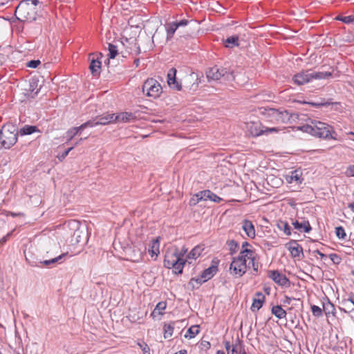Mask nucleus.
<instances>
[{"instance_id": "bf43d9fd", "label": "nucleus", "mask_w": 354, "mask_h": 354, "mask_svg": "<svg viewBox=\"0 0 354 354\" xmlns=\"http://www.w3.org/2000/svg\"><path fill=\"white\" fill-rule=\"evenodd\" d=\"M187 252V248H186L185 246L182 248L180 251L178 250V254H179L180 259H183V257L185 254Z\"/></svg>"}, {"instance_id": "0e129e2a", "label": "nucleus", "mask_w": 354, "mask_h": 354, "mask_svg": "<svg viewBox=\"0 0 354 354\" xmlns=\"http://www.w3.org/2000/svg\"><path fill=\"white\" fill-rule=\"evenodd\" d=\"M292 300V298L288 297V296H285L284 297V300H283V303L284 304H290V301Z\"/></svg>"}, {"instance_id": "ddd939ff", "label": "nucleus", "mask_w": 354, "mask_h": 354, "mask_svg": "<svg viewBox=\"0 0 354 354\" xmlns=\"http://www.w3.org/2000/svg\"><path fill=\"white\" fill-rule=\"evenodd\" d=\"M176 69L171 68L169 69L167 73V83L171 88H174L177 91L182 89L181 84L176 80Z\"/></svg>"}, {"instance_id": "aec40b11", "label": "nucleus", "mask_w": 354, "mask_h": 354, "mask_svg": "<svg viewBox=\"0 0 354 354\" xmlns=\"http://www.w3.org/2000/svg\"><path fill=\"white\" fill-rule=\"evenodd\" d=\"M159 239L160 237H157L156 239H153L149 243V248L148 250V252L149 253L151 257H155L156 258L160 252Z\"/></svg>"}, {"instance_id": "cd10ccee", "label": "nucleus", "mask_w": 354, "mask_h": 354, "mask_svg": "<svg viewBox=\"0 0 354 354\" xmlns=\"http://www.w3.org/2000/svg\"><path fill=\"white\" fill-rule=\"evenodd\" d=\"M204 248L202 245H196L195 246L188 254L187 259H196L202 253Z\"/></svg>"}, {"instance_id": "5701e85b", "label": "nucleus", "mask_w": 354, "mask_h": 354, "mask_svg": "<svg viewBox=\"0 0 354 354\" xmlns=\"http://www.w3.org/2000/svg\"><path fill=\"white\" fill-rule=\"evenodd\" d=\"M136 119L133 113L129 112H122L118 115H115V121H120L123 122H130Z\"/></svg>"}, {"instance_id": "de8ad7c7", "label": "nucleus", "mask_w": 354, "mask_h": 354, "mask_svg": "<svg viewBox=\"0 0 354 354\" xmlns=\"http://www.w3.org/2000/svg\"><path fill=\"white\" fill-rule=\"evenodd\" d=\"M166 308V304L165 302H159L156 305L154 310L153 311L152 314L156 313L157 310H158V313H161L160 311L165 310Z\"/></svg>"}, {"instance_id": "c756f323", "label": "nucleus", "mask_w": 354, "mask_h": 354, "mask_svg": "<svg viewBox=\"0 0 354 354\" xmlns=\"http://www.w3.org/2000/svg\"><path fill=\"white\" fill-rule=\"evenodd\" d=\"M177 29L178 25L175 22L169 23L166 26L167 40H170L173 37Z\"/></svg>"}, {"instance_id": "a878e982", "label": "nucleus", "mask_w": 354, "mask_h": 354, "mask_svg": "<svg viewBox=\"0 0 354 354\" xmlns=\"http://www.w3.org/2000/svg\"><path fill=\"white\" fill-rule=\"evenodd\" d=\"M277 228L282 231L285 235L290 236L291 235V228L289 225L288 223L285 221H279L277 224Z\"/></svg>"}, {"instance_id": "69168bd1", "label": "nucleus", "mask_w": 354, "mask_h": 354, "mask_svg": "<svg viewBox=\"0 0 354 354\" xmlns=\"http://www.w3.org/2000/svg\"><path fill=\"white\" fill-rule=\"evenodd\" d=\"M315 252L317 253V254L320 256V257H321L322 259H323V258H326V254H323L322 252H321L320 251H319V250H315Z\"/></svg>"}, {"instance_id": "c03bdc74", "label": "nucleus", "mask_w": 354, "mask_h": 354, "mask_svg": "<svg viewBox=\"0 0 354 354\" xmlns=\"http://www.w3.org/2000/svg\"><path fill=\"white\" fill-rule=\"evenodd\" d=\"M97 126V122L96 118L88 120L82 124V128H91Z\"/></svg>"}, {"instance_id": "dca6fc26", "label": "nucleus", "mask_w": 354, "mask_h": 354, "mask_svg": "<svg viewBox=\"0 0 354 354\" xmlns=\"http://www.w3.org/2000/svg\"><path fill=\"white\" fill-rule=\"evenodd\" d=\"M302 172L301 170L295 169L290 172L289 174L286 176V180L289 183H296L297 184H301L302 183L301 178Z\"/></svg>"}, {"instance_id": "f03ea898", "label": "nucleus", "mask_w": 354, "mask_h": 354, "mask_svg": "<svg viewBox=\"0 0 354 354\" xmlns=\"http://www.w3.org/2000/svg\"><path fill=\"white\" fill-rule=\"evenodd\" d=\"M39 3V0L21 1L15 10V16L17 19L21 21L28 22L35 21L37 12L36 6Z\"/></svg>"}, {"instance_id": "20e7f679", "label": "nucleus", "mask_w": 354, "mask_h": 354, "mask_svg": "<svg viewBox=\"0 0 354 354\" xmlns=\"http://www.w3.org/2000/svg\"><path fill=\"white\" fill-rule=\"evenodd\" d=\"M187 260L180 259L178 248H174L166 251L164 259V266L168 269L173 268L176 274H182Z\"/></svg>"}, {"instance_id": "09e8293b", "label": "nucleus", "mask_w": 354, "mask_h": 354, "mask_svg": "<svg viewBox=\"0 0 354 354\" xmlns=\"http://www.w3.org/2000/svg\"><path fill=\"white\" fill-rule=\"evenodd\" d=\"M201 201L200 197L196 196V194H194L189 200V204L190 206H195Z\"/></svg>"}, {"instance_id": "ea45409f", "label": "nucleus", "mask_w": 354, "mask_h": 354, "mask_svg": "<svg viewBox=\"0 0 354 354\" xmlns=\"http://www.w3.org/2000/svg\"><path fill=\"white\" fill-rule=\"evenodd\" d=\"M205 282V281H204V279L202 278V276L201 275L200 277H198L196 278H192L189 281V284L192 285L194 288L195 287L194 283H196L197 287H198L199 286H201L202 283H203Z\"/></svg>"}, {"instance_id": "b1692460", "label": "nucleus", "mask_w": 354, "mask_h": 354, "mask_svg": "<svg viewBox=\"0 0 354 354\" xmlns=\"http://www.w3.org/2000/svg\"><path fill=\"white\" fill-rule=\"evenodd\" d=\"M146 247L143 246L142 248H136V247L133 248V254L132 256L131 261L133 262H139L142 260L143 254L146 252Z\"/></svg>"}, {"instance_id": "a211bd4d", "label": "nucleus", "mask_w": 354, "mask_h": 354, "mask_svg": "<svg viewBox=\"0 0 354 354\" xmlns=\"http://www.w3.org/2000/svg\"><path fill=\"white\" fill-rule=\"evenodd\" d=\"M264 301V295L261 292H257L255 294V297L253 299L251 310L252 311L259 310L262 307Z\"/></svg>"}, {"instance_id": "a19ab883", "label": "nucleus", "mask_w": 354, "mask_h": 354, "mask_svg": "<svg viewBox=\"0 0 354 354\" xmlns=\"http://www.w3.org/2000/svg\"><path fill=\"white\" fill-rule=\"evenodd\" d=\"M232 344L234 345L237 353H241L243 351V350H245L242 342L238 337L236 339L234 342H232Z\"/></svg>"}, {"instance_id": "393cba45", "label": "nucleus", "mask_w": 354, "mask_h": 354, "mask_svg": "<svg viewBox=\"0 0 354 354\" xmlns=\"http://www.w3.org/2000/svg\"><path fill=\"white\" fill-rule=\"evenodd\" d=\"M35 132H40L39 129L36 126L33 125H25L18 131L21 136L30 135Z\"/></svg>"}, {"instance_id": "7ed1b4c3", "label": "nucleus", "mask_w": 354, "mask_h": 354, "mask_svg": "<svg viewBox=\"0 0 354 354\" xmlns=\"http://www.w3.org/2000/svg\"><path fill=\"white\" fill-rule=\"evenodd\" d=\"M332 76L330 72L314 71L311 69L301 71L292 77L293 82L299 86L312 82L313 80H324Z\"/></svg>"}, {"instance_id": "412c9836", "label": "nucleus", "mask_w": 354, "mask_h": 354, "mask_svg": "<svg viewBox=\"0 0 354 354\" xmlns=\"http://www.w3.org/2000/svg\"><path fill=\"white\" fill-rule=\"evenodd\" d=\"M97 125H106L115 122V114L109 113L104 115H100L95 118Z\"/></svg>"}, {"instance_id": "49530a36", "label": "nucleus", "mask_w": 354, "mask_h": 354, "mask_svg": "<svg viewBox=\"0 0 354 354\" xmlns=\"http://www.w3.org/2000/svg\"><path fill=\"white\" fill-rule=\"evenodd\" d=\"M73 149V147H71L68 148V149L65 150L62 153H59L57 155V158L59 160V161H62L65 159V158L68 156V153Z\"/></svg>"}, {"instance_id": "6e6d98bb", "label": "nucleus", "mask_w": 354, "mask_h": 354, "mask_svg": "<svg viewBox=\"0 0 354 354\" xmlns=\"http://www.w3.org/2000/svg\"><path fill=\"white\" fill-rule=\"evenodd\" d=\"M209 200L212 201L216 202V203H219L223 199L221 198H220L219 196H218L216 194H215L211 192V198H209Z\"/></svg>"}, {"instance_id": "9b49d317", "label": "nucleus", "mask_w": 354, "mask_h": 354, "mask_svg": "<svg viewBox=\"0 0 354 354\" xmlns=\"http://www.w3.org/2000/svg\"><path fill=\"white\" fill-rule=\"evenodd\" d=\"M248 130L252 136H259L265 133L275 132L276 128H261L258 122H251L248 124Z\"/></svg>"}, {"instance_id": "6e6552de", "label": "nucleus", "mask_w": 354, "mask_h": 354, "mask_svg": "<svg viewBox=\"0 0 354 354\" xmlns=\"http://www.w3.org/2000/svg\"><path fill=\"white\" fill-rule=\"evenodd\" d=\"M263 114L272 122H286L290 120L291 115L287 111H279L275 109L265 110Z\"/></svg>"}, {"instance_id": "2eb2a0df", "label": "nucleus", "mask_w": 354, "mask_h": 354, "mask_svg": "<svg viewBox=\"0 0 354 354\" xmlns=\"http://www.w3.org/2000/svg\"><path fill=\"white\" fill-rule=\"evenodd\" d=\"M39 81L37 78L32 77L29 80V86L27 91L28 96L34 97L36 96L41 89V86L38 85Z\"/></svg>"}, {"instance_id": "f257e3e1", "label": "nucleus", "mask_w": 354, "mask_h": 354, "mask_svg": "<svg viewBox=\"0 0 354 354\" xmlns=\"http://www.w3.org/2000/svg\"><path fill=\"white\" fill-rule=\"evenodd\" d=\"M300 129L319 138L337 140V134L333 127L321 121L312 120L310 124L302 126Z\"/></svg>"}, {"instance_id": "1a4fd4ad", "label": "nucleus", "mask_w": 354, "mask_h": 354, "mask_svg": "<svg viewBox=\"0 0 354 354\" xmlns=\"http://www.w3.org/2000/svg\"><path fill=\"white\" fill-rule=\"evenodd\" d=\"M246 259L242 258V256H238L234 258L230 264V270L232 272L239 277L243 276L247 270Z\"/></svg>"}, {"instance_id": "338daca9", "label": "nucleus", "mask_w": 354, "mask_h": 354, "mask_svg": "<svg viewBox=\"0 0 354 354\" xmlns=\"http://www.w3.org/2000/svg\"><path fill=\"white\" fill-rule=\"evenodd\" d=\"M348 207L354 213V202L349 203Z\"/></svg>"}, {"instance_id": "58836bf2", "label": "nucleus", "mask_w": 354, "mask_h": 354, "mask_svg": "<svg viewBox=\"0 0 354 354\" xmlns=\"http://www.w3.org/2000/svg\"><path fill=\"white\" fill-rule=\"evenodd\" d=\"M66 138H67V140L68 141H70L76 135L78 134V130L75 129V127H73V128H71L69 129L67 131H66Z\"/></svg>"}, {"instance_id": "e2e57ef3", "label": "nucleus", "mask_w": 354, "mask_h": 354, "mask_svg": "<svg viewBox=\"0 0 354 354\" xmlns=\"http://www.w3.org/2000/svg\"><path fill=\"white\" fill-rule=\"evenodd\" d=\"M347 301L351 302L354 306V293H351L349 295Z\"/></svg>"}, {"instance_id": "680f3d73", "label": "nucleus", "mask_w": 354, "mask_h": 354, "mask_svg": "<svg viewBox=\"0 0 354 354\" xmlns=\"http://www.w3.org/2000/svg\"><path fill=\"white\" fill-rule=\"evenodd\" d=\"M346 174L348 176H354V165H350L346 171Z\"/></svg>"}, {"instance_id": "79ce46f5", "label": "nucleus", "mask_w": 354, "mask_h": 354, "mask_svg": "<svg viewBox=\"0 0 354 354\" xmlns=\"http://www.w3.org/2000/svg\"><path fill=\"white\" fill-rule=\"evenodd\" d=\"M304 103L305 104H310L311 106L317 107V108L321 107V106H327L329 104H330V102H326L324 100H321L320 102H305Z\"/></svg>"}, {"instance_id": "8fccbe9b", "label": "nucleus", "mask_w": 354, "mask_h": 354, "mask_svg": "<svg viewBox=\"0 0 354 354\" xmlns=\"http://www.w3.org/2000/svg\"><path fill=\"white\" fill-rule=\"evenodd\" d=\"M341 21L345 24H351L354 22V16L349 15L341 17Z\"/></svg>"}, {"instance_id": "6ab92c4d", "label": "nucleus", "mask_w": 354, "mask_h": 354, "mask_svg": "<svg viewBox=\"0 0 354 354\" xmlns=\"http://www.w3.org/2000/svg\"><path fill=\"white\" fill-rule=\"evenodd\" d=\"M288 249L293 257H299L300 254L303 253L302 247L296 241H290Z\"/></svg>"}, {"instance_id": "423d86ee", "label": "nucleus", "mask_w": 354, "mask_h": 354, "mask_svg": "<svg viewBox=\"0 0 354 354\" xmlns=\"http://www.w3.org/2000/svg\"><path fill=\"white\" fill-rule=\"evenodd\" d=\"M206 75L209 81L222 80L223 82H232L235 78L232 69L217 65L210 68L207 71Z\"/></svg>"}, {"instance_id": "37998d69", "label": "nucleus", "mask_w": 354, "mask_h": 354, "mask_svg": "<svg viewBox=\"0 0 354 354\" xmlns=\"http://www.w3.org/2000/svg\"><path fill=\"white\" fill-rule=\"evenodd\" d=\"M311 311L315 317H319L322 315V308L316 305L311 306Z\"/></svg>"}, {"instance_id": "72a5a7b5", "label": "nucleus", "mask_w": 354, "mask_h": 354, "mask_svg": "<svg viewBox=\"0 0 354 354\" xmlns=\"http://www.w3.org/2000/svg\"><path fill=\"white\" fill-rule=\"evenodd\" d=\"M101 68V62L99 60L93 59L90 64L89 68L91 71V73L93 75H95L98 73L99 70Z\"/></svg>"}, {"instance_id": "bb28decb", "label": "nucleus", "mask_w": 354, "mask_h": 354, "mask_svg": "<svg viewBox=\"0 0 354 354\" xmlns=\"http://www.w3.org/2000/svg\"><path fill=\"white\" fill-rule=\"evenodd\" d=\"M323 310L325 313L326 316L330 315H335V306L327 299L326 302L323 303Z\"/></svg>"}, {"instance_id": "e433bc0d", "label": "nucleus", "mask_w": 354, "mask_h": 354, "mask_svg": "<svg viewBox=\"0 0 354 354\" xmlns=\"http://www.w3.org/2000/svg\"><path fill=\"white\" fill-rule=\"evenodd\" d=\"M335 234H336V236L339 239H344L346 236L345 230H344V227L342 226L335 227Z\"/></svg>"}, {"instance_id": "39448f33", "label": "nucleus", "mask_w": 354, "mask_h": 354, "mask_svg": "<svg viewBox=\"0 0 354 354\" xmlns=\"http://www.w3.org/2000/svg\"><path fill=\"white\" fill-rule=\"evenodd\" d=\"M18 130L11 123L4 124L0 130V142L3 147L10 149L17 141Z\"/></svg>"}, {"instance_id": "2f4dec72", "label": "nucleus", "mask_w": 354, "mask_h": 354, "mask_svg": "<svg viewBox=\"0 0 354 354\" xmlns=\"http://www.w3.org/2000/svg\"><path fill=\"white\" fill-rule=\"evenodd\" d=\"M272 313L279 319H283L286 316V312L281 306H275L272 308Z\"/></svg>"}, {"instance_id": "864d4df0", "label": "nucleus", "mask_w": 354, "mask_h": 354, "mask_svg": "<svg viewBox=\"0 0 354 354\" xmlns=\"http://www.w3.org/2000/svg\"><path fill=\"white\" fill-rule=\"evenodd\" d=\"M248 254H250L251 256L252 254V251L248 248H242L239 256H242V258H245Z\"/></svg>"}, {"instance_id": "13d9d810", "label": "nucleus", "mask_w": 354, "mask_h": 354, "mask_svg": "<svg viewBox=\"0 0 354 354\" xmlns=\"http://www.w3.org/2000/svg\"><path fill=\"white\" fill-rule=\"evenodd\" d=\"M139 345L143 351V354H150V353H149L150 349L147 344H144L142 345V344H139Z\"/></svg>"}, {"instance_id": "0eeeda50", "label": "nucleus", "mask_w": 354, "mask_h": 354, "mask_svg": "<svg viewBox=\"0 0 354 354\" xmlns=\"http://www.w3.org/2000/svg\"><path fill=\"white\" fill-rule=\"evenodd\" d=\"M162 90L160 84L153 78L147 79L142 86L143 93L153 98L158 97L162 93Z\"/></svg>"}, {"instance_id": "473e14b6", "label": "nucleus", "mask_w": 354, "mask_h": 354, "mask_svg": "<svg viewBox=\"0 0 354 354\" xmlns=\"http://www.w3.org/2000/svg\"><path fill=\"white\" fill-rule=\"evenodd\" d=\"M199 331L198 326H192L188 328L186 333L185 334V337L189 339L194 338L197 334H198Z\"/></svg>"}, {"instance_id": "774afa93", "label": "nucleus", "mask_w": 354, "mask_h": 354, "mask_svg": "<svg viewBox=\"0 0 354 354\" xmlns=\"http://www.w3.org/2000/svg\"><path fill=\"white\" fill-rule=\"evenodd\" d=\"M175 354H187V351L183 349V350L179 351L178 352L176 353Z\"/></svg>"}, {"instance_id": "603ef678", "label": "nucleus", "mask_w": 354, "mask_h": 354, "mask_svg": "<svg viewBox=\"0 0 354 354\" xmlns=\"http://www.w3.org/2000/svg\"><path fill=\"white\" fill-rule=\"evenodd\" d=\"M229 246L231 252L230 253L232 254L236 252V248L238 247V243L235 241L232 240L229 243Z\"/></svg>"}, {"instance_id": "4be33fe9", "label": "nucleus", "mask_w": 354, "mask_h": 354, "mask_svg": "<svg viewBox=\"0 0 354 354\" xmlns=\"http://www.w3.org/2000/svg\"><path fill=\"white\" fill-rule=\"evenodd\" d=\"M218 267L216 266H211L208 268L204 270L201 273L202 278L204 279L205 282L212 279L217 272Z\"/></svg>"}, {"instance_id": "c85d7f7f", "label": "nucleus", "mask_w": 354, "mask_h": 354, "mask_svg": "<svg viewBox=\"0 0 354 354\" xmlns=\"http://www.w3.org/2000/svg\"><path fill=\"white\" fill-rule=\"evenodd\" d=\"M67 255L66 253H63L56 257L52 258L48 260H44L42 261H40V263L43 264L45 266H50L52 265L55 264L56 263H58L59 261L62 260L64 258L66 257Z\"/></svg>"}, {"instance_id": "c9c22d12", "label": "nucleus", "mask_w": 354, "mask_h": 354, "mask_svg": "<svg viewBox=\"0 0 354 354\" xmlns=\"http://www.w3.org/2000/svg\"><path fill=\"white\" fill-rule=\"evenodd\" d=\"M196 196L200 197L201 201L209 200L211 198V191L206 189L199 192L196 193Z\"/></svg>"}, {"instance_id": "7c9ffc66", "label": "nucleus", "mask_w": 354, "mask_h": 354, "mask_svg": "<svg viewBox=\"0 0 354 354\" xmlns=\"http://www.w3.org/2000/svg\"><path fill=\"white\" fill-rule=\"evenodd\" d=\"M239 46V37L237 35H233L227 37L225 40V46L226 48H233Z\"/></svg>"}, {"instance_id": "9d476101", "label": "nucleus", "mask_w": 354, "mask_h": 354, "mask_svg": "<svg viewBox=\"0 0 354 354\" xmlns=\"http://www.w3.org/2000/svg\"><path fill=\"white\" fill-rule=\"evenodd\" d=\"M69 225L74 230L73 234L71 235V242L72 244H77L82 240V236H85V230L84 228H82L80 225V223L75 221H73L69 223Z\"/></svg>"}, {"instance_id": "f704fd0d", "label": "nucleus", "mask_w": 354, "mask_h": 354, "mask_svg": "<svg viewBox=\"0 0 354 354\" xmlns=\"http://www.w3.org/2000/svg\"><path fill=\"white\" fill-rule=\"evenodd\" d=\"M174 332V323L165 324L164 325V337H171Z\"/></svg>"}, {"instance_id": "3c124183", "label": "nucleus", "mask_w": 354, "mask_h": 354, "mask_svg": "<svg viewBox=\"0 0 354 354\" xmlns=\"http://www.w3.org/2000/svg\"><path fill=\"white\" fill-rule=\"evenodd\" d=\"M40 61L39 60H30V62H28L27 63V66L28 67H30V68H36L39 64H40Z\"/></svg>"}, {"instance_id": "f8f14e48", "label": "nucleus", "mask_w": 354, "mask_h": 354, "mask_svg": "<svg viewBox=\"0 0 354 354\" xmlns=\"http://www.w3.org/2000/svg\"><path fill=\"white\" fill-rule=\"evenodd\" d=\"M268 276L279 286H288L290 283L289 279L286 276L278 270H269Z\"/></svg>"}, {"instance_id": "5fc2aeb1", "label": "nucleus", "mask_w": 354, "mask_h": 354, "mask_svg": "<svg viewBox=\"0 0 354 354\" xmlns=\"http://www.w3.org/2000/svg\"><path fill=\"white\" fill-rule=\"evenodd\" d=\"M223 344L225 346V348L227 351V353L230 354V351L231 348L232 347V344H231V342L230 341H227L226 339L224 340Z\"/></svg>"}, {"instance_id": "052dcab7", "label": "nucleus", "mask_w": 354, "mask_h": 354, "mask_svg": "<svg viewBox=\"0 0 354 354\" xmlns=\"http://www.w3.org/2000/svg\"><path fill=\"white\" fill-rule=\"evenodd\" d=\"M189 21L187 20V19H183V20H180V21H176V25H178V27H180V26H187L188 24H189Z\"/></svg>"}, {"instance_id": "4468645a", "label": "nucleus", "mask_w": 354, "mask_h": 354, "mask_svg": "<svg viewBox=\"0 0 354 354\" xmlns=\"http://www.w3.org/2000/svg\"><path fill=\"white\" fill-rule=\"evenodd\" d=\"M292 224L295 229L297 230L300 232L308 233L312 230L309 221L304 219H302L301 221L298 220L295 221Z\"/></svg>"}, {"instance_id": "4d7b16f0", "label": "nucleus", "mask_w": 354, "mask_h": 354, "mask_svg": "<svg viewBox=\"0 0 354 354\" xmlns=\"http://www.w3.org/2000/svg\"><path fill=\"white\" fill-rule=\"evenodd\" d=\"M12 232H8L6 235H5L3 238L0 239V245H3L8 239L12 236Z\"/></svg>"}, {"instance_id": "f3484780", "label": "nucleus", "mask_w": 354, "mask_h": 354, "mask_svg": "<svg viewBox=\"0 0 354 354\" xmlns=\"http://www.w3.org/2000/svg\"><path fill=\"white\" fill-rule=\"evenodd\" d=\"M242 229L249 238L254 239L255 237V228L252 221L244 220L242 223Z\"/></svg>"}, {"instance_id": "4c0bfd02", "label": "nucleus", "mask_w": 354, "mask_h": 354, "mask_svg": "<svg viewBox=\"0 0 354 354\" xmlns=\"http://www.w3.org/2000/svg\"><path fill=\"white\" fill-rule=\"evenodd\" d=\"M109 58L114 59L118 54L117 47L112 44H109Z\"/></svg>"}, {"instance_id": "a18cd8bd", "label": "nucleus", "mask_w": 354, "mask_h": 354, "mask_svg": "<svg viewBox=\"0 0 354 354\" xmlns=\"http://www.w3.org/2000/svg\"><path fill=\"white\" fill-rule=\"evenodd\" d=\"M329 258L335 264L338 265L341 262V258L337 254H335V253L330 254Z\"/></svg>"}]
</instances>
